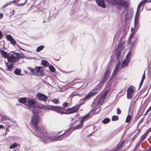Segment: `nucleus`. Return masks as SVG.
Instances as JSON below:
<instances>
[{
	"instance_id": "obj_1",
	"label": "nucleus",
	"mask_w": 151,
	"mask_h": 151,
	"mask_svg": "<svg viewBox=\"0 0 151 151\" xmlns=\"http://www.w3.org/2000/svg\"><path fill=\"white\" fill-rule=\"evenodd\" d=\"M39 121L38 116L37 115H35L32 118L31 123L35 129V135L41 138L43 142H48L61 140L69 134L68 133L67 134V132L57 137L51 134H47V130L45 127L43 126L38 127Z\"/></svg>"
},
{
	"instance_id": "obj_2",
	"label": "nucleus",
	"mask_w": 151,
	"mask_h": 151,
	"mask_svg": "<svg viewBox=\"0 0 151 151\" xmlns=\"http://www.w3.org/2000/svg\"><path fill=\"white\" fill-rule=\"evenodd\" d=\"M21 58L23 57L19 53L11 52L8 54L7 60L9 63H15L19 61Z\"/></svg>"
},
{
	"instance_id": "obj_3",
	"label": "nucleus",
	"mask_w": 151,
	"mask_h": 151,
	"mask_svg": "<svg viewBox=\"0 0 151 151\" xmlns=\"http://www.w3.org/2000/svg\"><path fill=\"white\" fill-rule=\"evenodd\" d=\"M82 104V103H80L72 107L67 108L65 111L63 113V114H69L78 112Z\"/></svg>"
},
{
	"instance_id": "obj_4",
	"label": "nucleus",
	"mask_w": 151,
	"mask_h": 151,
	"mask_svg": "<svg viewBox=\"0 0 151 151\" xmlns=\"http://www.w3.org/2000/svg\"><path fill=\"white\" fill-rule=\"evenodd\" d=\"M116 2V4H118L117 6V8L121 10L124 7V10L122 12L123 13L125 10L129 8V3L125 1H112Z\"/></svg>"
},
{
	"instance_id": "obj_5",
	"label": "nucleus",
	"mask_w": 151,
	"mask_h": 151,
	"mask_svg": "<svg viewBox=\"0 0 151 151\" xmlns=\"http://www.w3.org/2000/svg\"><path fill=\"white\" fill-rule=\"evenodd\" d=\"M91 111H90L87 115L82 117V119L81 120L80 123L75 126V129H79L83 127V124L86 121H87L92 116V115L90 113Z\"/></svg>"
},
{
	"instance_id": "obj_6",
	"label": "nucleus",
	"mask_w": 151,
	"mask_h": 151,
	"mask_svg": "<svg viewBox=\"0 0 151 151\" xmlns=\"http://www.w3.org/2000/svg\"><path fill=\"white\" fill-rule=\"evenodd\" d=\"M68 103L65 102L63 103L62 107L57 106H52V107L58 113L62 114H63V113H64L66 109V108L68 107Z\"/></svg>"
},
{
	"instance_id": "obj_7",
	"label": "nucleus",
	"mask_w": 151,
	"mask_h": 151,
	"mask_svg": "<svg viewBox=\"0 0 151 151\" xmlns=\"http://www.w3.org/2000/svg\"><path fill=\"white\" fill-rule=\"evenodd\" d=\"M109 66H108L102 78L100 81V83L103 84L107 80V79L110 77L111 71L109 70Z\"/></svg>"
},
{
	"instance_id": "obj_8",
	"label": "nucleus",
	"mask_w": 151,
	"mask_h": 151,
	"mask_svg": "<svg viewBox=\"0 0 151 151\" xmlns=\"http://www.w3.org/2000/svg\"><path fill=\"white\" fill-rule=\"evenodd\" d=\"M36 76H41L43 74L42 68L39 66L36 67L34 69H32L31 71Z\"/></svg>"
},
{
	"instance_id": "obj_9",
	"label": "nucleus",
	"mask_w": 151,
	"mask_h": 151,
	"mask_svg": "<svg viewBox=\"0 0 151 151\" xmlns=\"http://www.w3.org/2000/svg\"><path fill=\"white\" fill-rule=\"evenodd\" d=\"M19 1H13L7 4H6L3 6L2 8H4L6 6H8L9 5H10L12 3H16L17 4V6H23L27 2V1H25L24 3H18Z\"/></svg>"
},
{
	"instance_id": "obj_10",
	"label": "nucleus",
	"mask_w": 151,
	"mask_h": 151,
	"mask_svg": "<svg viewBox=\"0 0 151 151\" xmlns=\"http://www.w3.org/2000/svg\"><path fill=\"white\" fill-rule=\"evenodd\" d=\"M37 97L39 99L42 101L46 102L47 101L48 97L44 94L41 93H38L37 94Z\"/></svg>"
},
{
	"instance_id": "obj_11",
	"label": "nucleus",
	"mask_w": 151,
	"mask_h": 151,
	"mask_svg": "<svg viewBox=\"0 0 151 151\" xmlns=\"http://www.w3.org/2000/svg\"><path fill=\"white\" fill-rule=\"evenodd\" d=\"M27 104H26V106H29L30 107L34 105L36 103V100L34 99H27Z\"/></svg>"
},
{
	"instance_id": "obj_12",
	"label": "nucleus",
	"mask_w": 151,
	"mask_h": 151,
	"mask_svg": "<svg viewBox=\"0 0 151 151\" xmlns=\"http://www.w3.org/2000/svg\"><path fill=\"white\" fill-rule=\"evenodd\" d=\"M8 41H10L11 43L13 45H16L17 44L16 41L14 40L12 36L10 35H7L6 37Z\"/></svg>"
},
{
	"instance_id": "obj_13",
	"label": "nucleus",
	"mask_w": 151,
	"mask_h": 151,
	"mask_svg": "<svg viewBox=\"0 0 151 151\" xmlns=\"http://www.w3.org/2000/svg\"><path fill=\"white\" fill-rule=\"evenodd\" d=\"M105 94L102 95L97 98L98 100V104H100L105 99Z\"/></svg>"
},
{
	"instance_id": "obj_14",
	"label": "nucleus",
	"mask_w": 151,
	"mask_h": 151,
	"mask_svg": "<svg viewBox=\"0 0 151 151\" xmlns=\"http://www.w3.org/2000/svg\"><path fill=\"white\" fill-rule=\"evenodd\" d=\"M98 5L103 8L106 7V5L104 2V1H96Z\"/></svg>"
},
{
	"instance_id": "obj_15",
	"label": "nucleus",
	"mask_w": 151,
	"mask_h": 151,
	"mask_svg": "<svg viewBox=\"0 0 151 151\" xmlns=\"http://www.w3.org/2000/svg\"><path fill=\"white\" fill-rule=\"evenodd\" d=\"M149 129H148L145 132V133L143 135L141 136L140 139V142L143 141L144 140H145L146 139L147 135H148V134L150 132V131H149Z\"/></svg>"
},
{
	"instance_id": "obj_16",
	"label": "nucleus",
	"mask_w": 151,
	"mask_h": 151,
	"mask_svg": "<svg viewBox=\"0 0 151 151\" xmlns=\"http://www.w3.org/2000/svg\"><path fill=\"white\" fill-rule=\"evenodd\" d=\"M92 97V96L90 94V93L89 92V93L83 99H81V101L84 102V101H86Z\"/></svg>"
},
{
	"instance_id": "obj_17",
	"label": "nucleus",
	"mask_w": 151,
	"mask_h": 151,
	"mask_svg": "<svg viewBox=\"0 0 151 151\" xmlns=\"http://www.w3.org/2000/svg\"><path fill=\"white\" fill-rule=\"evenodd\" d=\"M147 2H151V1H142L138 4L137 9L139 10V7L142 6H143L145 4V3Z\"/></svg>"
},
{
	"instance_id": "obj_18",
	"label": "nucleus",
	"mask_w": 151,
	"mask_h": 151,
	"mask_svg": "<svg viewBox=\"0 0 151 151\" xmlns=\"http://www.w3.org/2000/svg\"><path fill=\"white\" fill-rule=\"evenodd\" d=\"M2 57L5 58H7L8 57V54L7 52H5V51L3 50H0Z\"/></svg>"
},
{
	"instance_id": "obj_19",
	"label": "nucleus",
	"mask_w": 151,
	"mask_h": 151,
	"mask_svg": "<svg viewBox=\"0 0 151 151\" xmlns=\"http://www.w3.org/2000/svg\"><path fill=\"white\" fill-rule=\"evenodd\" d=\"M99 91V89H98L96 88L93 89L91 91L90 93L91 95L92 96L95 95L97 93H98Z\"/></svg>"
},
{
	"instance_id": "obj_20",
	"label": "nucleus",
	"mask_w": 151,
	"mask_h": 151,
	"mask_svg": "<svg viewBox=\"0 0 151 151\" xmlns=\"http://www.w3.org/2000/svg\"><path fill=\"white\" fill-rule=\"evenodd\" d=\"M134 93L127 91V98L128 99H131L133 97Z\"/></svg>"
},
{
	"instance_id": "obj_21",
	"label": "nucleus",
	"mask_w": 151,
	"mask_h": 151,
	"mask_svg": "<svg viewBox=\"0 0 151 151\" xmlns=\"http://www.w3.org/2000/svg\"><path fill=\"white\" fill-rule=\"evenodd\" d=\"M19 102L23 104H25L27 102V100L25 98H20L19 100Z\"/></svg>"
},
{
	"instance_id": "obj_22",
	"label": "nucleus",
	"mask_w": 151,
	"mask_h": 151,
	"mask_svg": "<svg viewBox=\"0 0 151 151\" xmlns=\"http://www.w3.org/2000/svg\"><path fill=\"white\" fill-rule=\"evenodd\" d=\"M12 63L10 64H9L8 63H6V65L8 68V70L9 71H11V69L14 66V64Z\"/></svg>"
},
{
	"instance_id": "obj_23",
	"label": "nucleus",
	"mask_w": 151,
	"mask_h": 151,
	"mask_svg": "<svg viewBox=\"0 0 151 151\" xmlns=\"http://www.w3.org/2000/svg\"><path fill=\"white\" fill-rule=\"evenodd\" d=\"M135 88L134 86H131L128 88L127 91L134 93L135 91Z\"/></svg>"
},
{
	"instance_id": "obj_24",
	"label": "nucleus",
	"mask_w": 151,
	"mask_h": 151,
	"mask_svg": "<svg viewBox=\"0 0 151 151\" xmlns=\"http://www.w3.org/2000/svg\"><path fill=\"white\" fill-rule=\"evenodd\" d=\"M21 70L19 68H16L15 69L14 73L17 75H19L21 73Z\"/></svg>"
},
{
	"instance_id": "obj_25",
	"label": "nucleus",
	"mask_w": 151,
	"mask_h": 151,
	"mask_svg": "<svg viewBox=\"0 0 151 151\" xmlns=\"http://www.w3.org/2000/svg\"><path fill=\"white\" fill-rule=\"evenodd\" d=\"M44 46L42 45L38 47L37 48L36 52H40L44 48Z\"/></svg>"
},
{
	"instance_id": "obj_26",
	"label": "nucleus",
	"mask_w": 151,
	"mask_h": 151,
	"mask_svg": "<svg viewBox=\"0 0 151 151\" xmlns=\"http://www.w3.org/2000/svg\"><path fill=\"white\" fill-rule=\"evenodd\" d=\"M110 119L109 118H106L104 119L102 121V123L104 124H106L110 122Z\"/></svg>"
},
{
	"instance_id": "obj_27",
	"label": "nucleus",
	"mask_w": 151,
	"mask_h": 151,
	"mask_svg": "<svg viewBox=\"0 0 151 151\" xmlns=\"http://www.w3.org/2000/svg\"><path fill=\"white\" fill-rule=\"evenodd\" d=\"M131 116L130 115H128L126 118L125 122L127 123L130 122L131 120Z\"/></svg>"
},
{
	"instance_id": "obj_28",
	"label": "nucleus",
	"mask_w": 151,
	"mask_h": 151,
	"mask_svg": "<svg viewBox=\"0 0 151 151\" xmlns=\"http://www.w3.org/2000/svg\"><path fill=\"white\" fill-rule=\"evenodd\" d=\"M18 146V145L16 143H13L12 145H10L9 147V148L10 149H13L15 147H16Z\"/></svg>"
},
{
	"instance_id": "obj_29",
	"label": "nucleus",
	"mask_w": 151,
	"mask_h": 151,
	"mask_svg": "<svg viewBox=\"0 0 151 151\" xmlns=\"http://www.w3.org/2000/svg\"><path fill=\"white\" fill-rule=\"evenodd\" d=\"M129 61L128 60H124L123 62L122 66L123 67H125L128 65Z\"/></svg>"
},
{
	"instance_id": "obj_30",
	"label": "nucleus",
	"mask_w": 151,
	"mask_h": 151,
	"mask_svg": "<svg viewBox=\"0 0 151 151\" xmlns=\"http://www.w3.org/2000/svg\"><path fill=\"white\" fill-rule=\"evenodd\" d=\"M42 64L43 65L47 67L48 66L49 63L46 60H43L42 61Z\"/></svg>"
},
{
	"instance_id": "obj_31",
	"label": "nucleus",
	"mask_w": 151,
	"mask_h": 151,
	"mask_svg": "<svg viewBox=\"0 0 151 151\" xmlns=\"http://www.w3.org/2000/svg\"><path fill=\"white\" fill-rule=\"evenodd\" d=\"M49 68L51 72H54L55 71V68L52 65H49Z\"/></svg>"
},
{
	"instance_id": "obj_32",
	"label": "nucleus",
	"mask_w": 151,
	"mask_h": 151,
	"mask_svg": "<svg viewBox=\"0 0 151 151\" xmlns=\"http://www.w3.org/2000/svg\"><path fill=\"white\" fill-rule=\"evenodd\" d=\"M124 47V44L122 43H120L118 46V48L120 50L123 49Z\"/></svg>"
},
{
	"instance_id": "obj_33",
	"label": "nucleus",
	"mask_w": 151,
	"mask_h": 151,
	"mask_svg": "<svg viewBox=\"0 0 151 151\" xmlns=\"http://www.w3.org/2000/svg\"><path fill=\"white\" fill-rule=\"evenodd\" d=\"M119 119L118 116L117 115H114L112 117V120L113 121H117Z\"/></svg>"
},
{
	"instance_id": "obj_34",
	"label": "nucleus",
	"mask_w": 151,
	"mask_h": 151,
	"mask_svg": "<svg viewBox=\"0 0 151 151\" xmlns=\"http://www.w3.org/2000/svg\"><path fill=\"white\" fill-rule=\"evenodd\" d=\"M51 101L54 104H58L59 102V100L56 99H51Z\"/></svg>"
},
{
	"instance_id": "obj_35",
	"label": "nucleus",
	"mask_w": 151,
	"mask_h": 151,
	"mask_svg": "<svg viewBox=\"0 0 151 151\" xmlns=\"http://www.w3.org/2000/svg\"><path fill=\"white\" fill-rule=\"evenodd\" d=\"M130 17H128V13H127L124 17L125 21H127L130 19Z\"/></svg>"
},
{
	"instance_id": "obj_36",
	"label": "nucleus",
	"mask_w": 151,
	"mask_h": 151,
	"mask_svg": "<svg viewBox=\"0 0 151 151\" xmlns=\"http://www.w3.org/2000/svg\"><path fill=\"white\" fill-rule=\"evenodd\" d=\"M52 106H52V105H49V106H48V107H47V108L49 109H50L51 110H52L53 111H56V110H55V109H54L53 108V107H52Z\"/></svg>"
},
{
	"instance_id": "obj_37",
	"label": "nucleus",
	"mask_w": 151,
	"mask_h": 151,
	"mask_svg": "<svg viewBox=\"0 0 151 151\" xmlns=\"http://www.w3.org/2000/svg\"><path fill=\"white\" fill-rule=\"evenodd\" d=\"M121 52H119L118 53L117 57H116V59L117 60H119L120 58V56H121Z\"/></svg>"
},
{
	"instance_id": "obj_38",
	"label": "nucleus",
	"mask_w": 151,
	"mask_h": 151,
	"mask_svg": "<svg viewBox=\"0 0 151 151\" xmlns=\"http://www.w3.org/2000/svg\"><path fill=\"white\" fill-rule=\"evenodd\" d=\"M119 69V67L118 66V65H117L116 66L114 70V73H116L117 71H118Z\"/></svg>"
},
{
	"instance_id": "obj_39",
	"label": "nucleus",
	"mask_w": 151,
	"mask_h": 151,
	"mask_svg": "<svg viewBox=\"0 0 151 151\" xmlns=\"http://www.w3.org/2000/svg\"><path fill=\"white\" fill-rule=\"evenodd\" d=\"M117 114L118 115L120 114L121 113V110L119 108L117 109Z\"/></svg>"
},
{
	"instance_id": "obj_40",
	"label": "nucleus",
	"mask_w": 151,
	"mask_h": 151,
	"mask_svg": "<svg viewBox=\"0 0 151 151\" xmlns=\"http://www.w3.org/2000/svg\"><path fill=\"white\" fill-rule=\"evenodd\" d=\"M151 110V106H150V107L149 108V109L147 110L146 111V112L145 115H146L148 112H149Z\"/></svg>"
},
{
	"instance_id": "obj_41",
	"label": "nucleus",
	"mask_w": 151,
	"mask_h": 151,
	"mask_svg": "<svg viewBox=\"0 0 151 151\" xmlns=\"http://www.w3.org/2000/svg\"><path fill=\"white\" fill-rule=\"evenodd\" d=\"M144 81H142V80H141V82L140 83L139 86V90L141 88V86L142 85Z\"/></svg>"
},
{
	"instance_id": "obj_42",
	"label": "nucleus",
	"mask_w": 151,
	"mask_h": 151,
	"mask_svg": "<svg viewBox=\"0 0 151 151\" xmlns=\"http://www.w3.org/2000/svg\"><path fill=\"white\" fill-rule=\"evenodd\" d=\"M145 72H144V73H143V75H142V79L141 80H142V81H144V80L145 79Z\"/></svg>"
},
{
	"instance_id": "obj_43",
	"label": "nucleus",
	"mask_w": 151,
	"mask_h": 151,
	"mask_svg": "<svg viewBox=\"0 0 151 151\" xmlns=\"http://www.w3.org/2000/svg\"><path fill=\"white\" fill-rule=\"evenodd\" d=\"M98 100L97 98H96V99L94 100L93 103H94V104H96L97 103H98Z\"/></svg>"
},
{
	"instance_id": "obj_44",
	"label": "nucleus",
	"mask_w": 151,
	"mask_h": 151,
	"mask_svg": "<svg viewBox=\"0 0 151 151\" xmlns=\"http://www.w3.org/2000/svg\"><path fill=\"white\" fill-rule=\"evenodd\" d=\"M131 38L129 37V39L128 40V43H131Z\"/></svg>"
},
{
	"instance_id": "obj_45",
	"label": "nucleus",
	"mask_w": 151,
	"mask_h": 151,
	"mask_svg": "<svg viewBox=\"0 0 151 151\" xmlns=\"http://www.w3.org/2000/svg\"><path fill=\"white\" fill-rule=\"evenodd\" d=\"M3 37V35H2V32L0 30V37H2V38Z\"/></svg>"
},
{
	"instance_id": "obj_46",
	"label": "nucleus",
	"mask_w": 151,
	"mask_h": 151,
	"mask_svg": "<svg viewBox=\"0 0 151 151\" xmlns=\"http://www.w3.org/2000/svg\"><path fill=\"white\" fill-rule=\"evenodd\" d=\"M3 17V15L2 13H0V19L2 18Z\"/></svg>"
},
{
	"instance_id": "obj_47",
	"label": "nucleus",
	"mask_w": 151,
	"mask_h": 151,
	"mask_svg": "<svg viewBox=\"0 0 151 151\" xmlns=\"http://www.w3.org/2000/svg\"><path fill=\"white\" fill-rule=\"evenodd\" d=\"M134 34H133V33H132L130 34V35L129 36V37H130V38H132L133 37V36L134 35Z\"/></svg>"
},
{
	"instance_id": "obj_48",
	"label": "nucleus",
	"mask_w": 151,
	"mask_h": 151,
	"mask_svg": "<svg viewBox=\"0 0 151 151\" xmlns=\"http://www.w3.org/2000/svg\"><path fill=\"white\" fill-rule=\"evenodd\" d=\"M131 54V51L130 50L129 52L127 55V57H128L129 55Z\"/></svg>"
},
{
	"instance_id": "obj_49",
	"label": "nucleus",
	"mask_w": 151,
	"mask_h": 151,
	"mask_svg": "<svg viewBox=\"0 0 151 151\" xmlns=\"http://www.w3.org/2000/svg\"><path fill=\"white\" fill-rule=\"evenodd\" d=\"M3 128V126L2 125H0V129H2Z\"/></svg>"
},
{
	"instance_id": "obj_50",
	"label": "nucleus",
	"mask_w": 151,
	"mask_h": 151,
	"mask_svg": "<svg viewBox=\"0 0 151 151\" xmlns=\"http://www.w3.org/2000/svg\"><path fill=\"white\" fill-rule=\"evenodd\" d=\"M6 129V131H7L8 132H9V129L8 128V127H7Z\"/></svg>"
},
{
	"instance_id": "obj_51",
	"label": "nucleus",
	"mask_w": 151,
	"mask_h": 151,
	"mask_svg": "<svg viewBox=\"0 0 151 151\" xmlns=\"http://www.w3.org/2000/svg\"><path fill=\"white\" fill-rule=\"evenodd\" d=\"M136 19H137V14H136V15H135V22H136Z\"/></svg>"
},
{
	"instance_id": "obj_52",
	"label": "nucleus",
	"mask_w": 151,
	"mask_h": 151,
	"mask_svg": "<svg viewBox=\"0 0 151 151\" xmlns=\"http://www.w3.org/2000/svg\"><path fill=\"white\" fill-rule=\"evenodd\" d=\"M111 1L110 2V1H109V2H111V3H115V4H116V2H114V1L113 2L112 1Z\"/></svg>"
},
{
	"instance_id": "obj_53",
	"label": "nucleus",
	"mask_w": 151,
	"mask_h": 151,
	"mask_svg": "<svg viewBox=\"0 0 151 151\" xmlns=\"http://www.w3.org/2000/svg\"><path fill=\"white\" fill-rule=\"evenodd\" d=\"M140 129H139V130H138V133H139V132H140Z\"/></svg>"
},
{
	"instance_id": "obj_54",
	"label": "nucleus",
	"mask_w": 151,
	"mask_h": 151,
	"mask_svg": "<svg viewBox=\"0 0 151 151\" xmlns=\"http://www.w3.org/2000/svg\"><path fill=\"white\" fill-rule=\"evenodd\" d=\"M151 150V146L150 147V148L149 149V150Z\"/></svg>"
},
{
	"instance_id": "obj_55",
	"label": "nucleus",
	"mask_w": 151,
	"mask_h": 151,
	"mask_svg": "<svg viewBox=\"0 0 151 151\" xmlns=\"http://www.w3.org/2000/svg\"><path fill=\"white\" fill-rule=\"evenodd\" d=\"M14 10H13V13H14Z\"/></svg>"
},
{
	"instance_id": "obj_56",
	"label": "nucleus",
	"mask_w": 151,
	"mask_h": 151,
	"mask_svg": "<svg viewBox=\"0 0 151 151\" xmlns=\"http://www.w3.org/2000/svg\"><path fill=\"white\" fill-rule=\"evenodd\" d=\"M149 129H149H150V131H150H150H151V128H150V129Z\"/></svg>"
},
{
	"instance_id": "obj_57",
	"label": "nucleus",
	"mask_w": 151,
	"mask_h": 151,
	"mask_svg": "<svg viewBox=\"0 0 151 151\" xmlns=\"http://www.w3.org/2000/svg\"><path fill=\"white\" fill-rule=\"evenodd\" d=\"M2 39V37H0V40L1 39Z\"/></svg>"
}]
</instances>
